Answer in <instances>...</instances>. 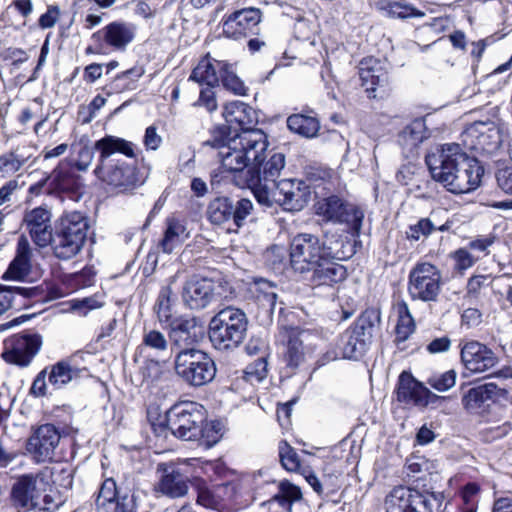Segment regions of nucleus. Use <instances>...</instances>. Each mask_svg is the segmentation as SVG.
Returning a JSON list of instances; mask_svg holds the SVG:
<instances>
[{"instance_id":"nucleus-1","label":"nucleus","mask_w":512,"mask_h":512,"mask_svg":"<svg viewBox=\"0 0 512 512\" xmlns=\"http://www.w3.org/2000/svg\"><path fill=\"white\" fill-rule=\"evenodd\" d=\"M223 117L228 127L219 128L212 139L204 142L217 151L222 168L236 175L238 186L250 188L259 204H278L289 211L303 209L308 187L293 179L277 181L285 167V155L268 153L267 135L252 128L257 123L255 110L244 102L233 101L224 106Z\"/></svg>"},{"instance_id":"nucleus-2","label":"nucleus","mask_w":512,"mask_h":512,"mask_svg":"<svg viewBox=\"0 0 512 512\" xmlns=\"http://www.w3.org/2000/svg\"><path fill=\"white\" fill-rule=\"evenodd\" d=\"M425 162L432 178L454 194L468 193L479 186L481 167L457 143L435 147Z\"/></svg>"},{"instance_id":"nucleus-3","label":"nucleus","mask_w":512,"mask_h":512,"mask_svg":"<svg viewBox=\"0 0 512 512\" xmlns=\"http://www.w3.org/2000/svg\"><path fill=\"white\" fill-rule=\"evenodd\" d=\"M100 152L99 163L94 173L102 182L120 191L134 188L137 184L136 168L119 158H110L119 152L127 157H134V145L123 138L107 135L94 144Z\"/></svg>"},{"instance_id":"nucleus-4","label":"nucleus","mask_w":512,"mask_h":512,"mask_svg":"<svg viewBox=\"0 0 512 512\" xmlns=\"http://www.w3.org/2000/svg\"><path fill=\"white\" fill-rule=\"evenodd\" d=\"M246 314L229 306L220 310L210 321L209 338L216 349L228 350L238 347L247 332Z\"/></svg>"},{"instance_id":"nucleus-5","label":"nucleus","mask_w":512,"mask_h":512,"mask_svg":"<svg viewBox=\"0 0 512 512\" xmlns=\"http://www.w3.org/2000/svg\"><path fill=\"white\" fill-rule=\"evenodd\" d=\"M174 369L183 382L192 387H201L213 381L216 364L200 349H185L176 353Z\"/></svg>"},{"instance_id":"nucleus-6","label":"nucleus","mask_w":512,"mask_h":512,"mask_svg":"<svg viewBox=\"0 0 512 512\" xmlns=\"http://www.w3.org/2000/svg\"><path fill=\"white\" fill-rule=\"evenodd\" d=\"M163 421L175 437L185 441L196 440L205 421L204 408L196 402L177 403L166 411Z\"/></svg>"},{"instance_id":"nucleus-7","label":"nucleus","mask_w":512,"mask_h":512,"mask_svg":"<svg viewBox=\"0 0 512 512\" xmlns=\"http://www.w3.org/2000/svg\"><path fill=\"white\" fill-rule=\"evenodd\" d=\"M321 260H325L323 245L319 238L313 234L301 233L296 235L290 243V264L298 273H308L319 267Z\"/></svg>"},{"instance_id":"nucleus-8","label":"nucleus","mask_w":512,"mask_h":512,"mask_svg":"<svg viewBox=\"0 0 512 512\" xmlns=\"http://www.w3.org/2000/svg\"><path fill=\"white\" fill-rule=\"evenodd\" d=\"M316 214L325 221L346 223L358 236L364 219V212L336 195L319 200L315 204Z\"/></svg>"},{"instance_id":"nucleus-9","label":"nucleus","mask_w":512,"mask_h":512,"mask_svg":"<svg viewBox=\"0 0 512 512\" xmlns=\"http://www.w3.org/2000/svg\"><path fill=\"white\" fill-rule=\"evenodd\" d=\"M441 281V273L435 265L417 263L409 273L408 292L413 299L434 301L440 293Z\"/></svg>"},{"instance_id":"nucleus-10","label":"nucleus","mask_w":512,"mask_h":512,"mask_svg":"<svg viewBox=\"0 0 512 512\" xmlns=\"http://www.w3.org/2000/svg\"><path fill=\"white\" fill-rule=\"evenodd\" d=\"M437 500L433 493L399 486L386 496L385 508L386 512H433Z\"/></svg>"},{"instance_id":"nucleus-11","label":"nucleus","mask_w":512,"mask_h":512,"mask_svg":"<svg viewBox=\"0 0 512 512\" xmlns=\"http://www.w3.org/2000/svg\"><path fill=\"white\" fill-rule=\"evenodd\" d=\"M396 394L399 402L420 409L429 406L436 408L446 399L433 393L407 371L402 372L399 376Z\"/></svg>"},{"instance_id":"nucleus-12","label":"nucleus","mask_w":512,"mask_h":512,"mask_svg":"<svg viewBox=\"0 0 512 512\" xmlns=\"http://www.w3.org/2000/svg\"><path fill=\"white\" fill-rule=\"evenodd\" d=\"M463 137L466 143L470 141V149L483 154H493L502 142L497 119L475 121L465 130Z\"/></svg>"},{"instance_id":"nucleus-13","label":"nucleus","mask_w":512,"mask_h":512,"mask_svg":"<svg viewBox=\"0 0 512 512\" xmlns=\"http://www.w3.org/2000/svg\"><path fill=\"white\" fill-rule=\"evenodd\" d=\"M42 345L41 336L33 333L18 334L5 341L2 353L7 363L28 366Z\"/></svg>"},{"instance_id":"nucleus-14","label":"nucleus","mask_w":512,"mask_h":512,"mask_svg":"<svg viewBox=\"0 0 512 512\" xmlns=\"http://www.w3.org/2000/svg\"><path fill=\"white\" fill-rule=\"evenodd\" d=\"M22 224L38 247H47L52 241V212L48 206H38L26 210Z\"/></svg>"},{"instance_id":"nucleus-15","label":"nucleus","mask_w":512,"mask_h":512,"mask_svg":"<svg viewBox=\"0 0 512 512\" xmlns=\"http://www.w3.org/2000/svg\"><path fill=\"white\" fill-rule=\"evenodd\" d=\"M47 482L42 474H25L18 478L12 488L15 505L27 510L38 506V499L46 490Z\"/></svg>"},{"instance_id":"nucleus-16","label":"nucleus","mask_w":512,"mask_h":512,"mask_svg":"<svg viewBox=\"0 0 512 512\" xmlns=\"http://www.w3.org/2000/svg\"><path fill=\"white\" fill-rule=\"evenodd\" d=\"M460 355L465 368L473 373L486 372L498 363L496 354L486 345L475 340L464 342Z\"/></svg>"},{"instance_id":"nucleus-17","label":"nucleus","mask_w":512,"mask_h":512,"mask_svg":"<svg viewBox=\"0 0 512 512\" xmlns=\"http://www.w3.org/2000/svg\"><path fill=\"white\" fill-rule=\"evenodd\" d=\"M60 442V434L55 426L46 424L40 426L29 438L27 450L37 462L53 459L55 450Z\"/></svg>"},{"instance_id":"nucleus-18","label":"nucleus","mask_w":512,"mask_h":512,"mask_svg":"<svg viewBox=\"0 0 512 512\" xmlns=\"http://www.w3.org/2000/svg\"><path fill=\"white\" fill-rule=\"evenodd\" d=\"M218 288L219 285L211 279L194 277L185 283L182 298L191 309H203L215 299Z\"/></svg>"},{"instance_id":"nucleus-19","label":"nucleus","mask_w":512,"mask_h":512,"mask_svg":"<svg viewBox=\"0 0 512 512\" xmlns=\"http://www.w3.org/2000/svg\"><path fill=\"white\" fill-rule=\"evenodd\" d=\"M169 327V338L172 345L180 350L195 349L196 344L202 334L201 327L195 318L178 317Z\"/></svg>"},{"instance_id":"nucleus-20","label":"nucleus","mask_w":512,"mask_h":512,"mask_svg":"<svg viewBox=\"0 0 512 512\" xmlns=\"http://www.w3.org/2000/svg\"><path fill=\"white\" fill-rule=\"evenodd\" d=\"M261 21V12L256 8H246L231 14L223 23L227 37L238 39L252 33Z\"/></svg>"},{"instance_id":"nucleus-21","label":"nucleus","mask_w":512,"mask_h":512,"mask_svg":"<svg viewBox=\"0 0 512 512\" xmlns=\"http://www.w3.org/2000/svg\"><path fill=\"white\" fill-rule=\"evenodd\" d=\"M162 476L157 484V491L170 498L184 497L189 489V477L174 465L159 464Z\"/></svg>"},{"instance_id":"nucleus-22","label":"nucleus","mask_w":512,"mask_h":512,"mask_svg":"<svg viewBox=\"0 0 512 512\" xmlns=\"http://www.w3.org/2000/svg\"><path fill=\"white\" fill-rule=\"evenodd\" d=\"M359 76L361 85L367 92H386L389 77L384 63L380 60L373 57L363 59L359 63Z\"/></svg>"},{"instance_id":"nucleus-23","label":"nucleus","mask_w":512,"mask_h":512,"mask_svg":"<svg viewBox=\"0 0 512 512\" xmlns=\"http://www.w3.org/2000/svg\"><path fill=\"white\" fill-rule=\"evenodd\" d=\"M32 248L25 235L17 241L16 255L9 264L3 278L6 280L24 281L31 273Z\"/></svg>"},{"instance_id":"nucleus-24","label":"nucleus","mask_w":512,"mask_h":512,"mask_svg":"<svg viewBox=\"0 0 512 512\" xmlns=\"http://www.w3.org/2000/svg\"><path fill=\"white\" fill-rule=\"evenodd\" d=\"M321 245H323L325 259L347 260L356 252L355 242L343 233L325 232L324 240L321 242Z\"/></svg>"},{"instance_id":"nucleus-25","label":"nucleus","mask_w":512,"mask_h":512,"mask_svg":"<svg viewBox=\"0 0 512 512\" xmlns=\"http://www.w3.org/2000/svg\"><path fill=\"white\" fill-rule=\"evenodd\" d=\"M93 36L101 37L108 47L123 51L133 41L135 29L133 25L125 22H112Z\"/></svg>"},{"instance_id":"nucleus-26","label":"nucleus","mask_w":512,"mask_h":512,"mask_svg":"<svg viewBox=\"0 0 512 512\" xmlns=\"http://www.w3.org/2000/svg\"><path fill=\"white\" fill-rule=\"evenodd\" d=\"M48 374V384L54 390H60L69 383L79 379L84 369L76 366L74 358H68L45 368Z\"/></svg>"},{"instance_id":"nucleus-27","label":"nucleus","mask_w":512,"mask_h":512,"mask_svg":"<svg viewBox=\"0 0 512 512\" xmlns=\"http://www.w3.org/2000/svg\"><path fill=\"white\" fill-rule=\"evenodd\" d=\"M139 350L141 354L153 357L157 361L165 362L172 356V351L165 335L155 329H144Z\"/></svg>"},{"instance_id":"nucleus-28","label":"nucleus","mask_w":512,"mask_h":512,"mask_svg":"<svg viewBox=\"0 0 512 512\" xmlns=\"http://www.w3.org/2000/svg\"><path fill=\"white\" fill-rule=\"evenodd\" d=\"M310 273V281L314 286H333L347 277L346 268L328 258L321 260L319 267L313 268Z\"/></svg>"},{"instance_id":"nucleus-29","label":"nucleus","mask_w":512,"mask_h":512,"mask_svg":"<svg viewBox=\"0 0 512 512\" xmlns=\"http://www.w3.org/2000/svg\"><path fill=\"white\" fill-rule=\"evenodd\" d=\"M189 238V232L184 221L169 217L166 219V228L164 230L163 238L159 242V248L164 253L170 254L177 247H180L186 239Z\"/></svg>"},{"instance_id":"nucleus-30","label":"nucleus","mask_w":512,"mask_h":512,"mask_svg":"<svg viewBox=\"0 0 512 512\" xmlns=\"http://www.w3.org/2000/svg\"><path fill=\"white\" fill-rule=\"evenodd\" d=\"M36 288L19 286H3L0 289V315L9 309H21L26 305L25 300L37 295Z\"/></svg>"},{"instance_id":"nucleus-31","label":"nucleus","mask_w":512,"mask_h":512,"mask_svg":"<svg viewBox=\"0 0 512 512\" xmlns=\"http://www.w3.org/2000/svg\"><path fill=\"white\" fill-rule=\"evenodd\" d=\"M56 229L85 241L89 229L88 218L79 211H66L59 218Z\"/></svg>"},{"instance_id":"nucleus-32","label":"nucleus","mask_w":512,"mask_h":512,"mask_svg":"<svg viewBox=\"0 0 512 512\" xmlns=\"http://www.w3.org/2000/svg\"><path fill=\"white\" fill-rule=\"evenodd\" d=\"M85 241L74 238L58 229L52 234V246L55 257L61 260H69L75 257L81 250Z\"/></svg>"},{"instance_id":"nucleus-33","label":"nucleus","mask_w":512,"mask_h":512,"mask_svg":"<svg viewBox=\"0 0 512 512\" xmlns=\"http://www.w3.org/2000/svg\"><path fill=\"white\" fill-rule=\"evenodd\" d=\"M503 391L494 383H486L470 388L462 397L463 407L468 411H474L486 401L500 396Z\"/></svg>"},{"instance_id":"nucleus-34","label":"nucleus","mask_w":512,"mask_h":512,"mask_svg":"<svg viewBox=\"0 0 512 512\" xmlns=\"http://www.w3.org/2000/svg\"><path fill=\"white\" fill-rule=\"evenodd\" d=\"M380 317L376 310L368 309L364 311L355 323L349 328L351 332L362 341L363 344L368 346L371 342L373 331L379 323Z\"/></svg>"},{"instance_id":"nucleus-35","label":"nucleus","mask_w":512,"mask_h":512,"mask_svg":"<svg viewBox=\"0 0 512 512\" xmlns=\"http://www.w3.org/2000/svg\"><path fill=\"white\" fill-rule=\"evenodd\" d=\"M207 218L214 225H232V200L227 197L213 199L207 207Z\"/></svg>"},{"instance_id":"nucleus-36","label":"nucleus","mask_w":512,"mask_h":512,"mask_svg":"<svg viewBox=\"0 0 512 512\" xmlns=\"http://www.w3.org/2000/svg\"><path fill=\"white\" fill-rule=\"evenodd\" d=\"M217 62V60H213L212 62L208 57L203 58L193 69L189 80L195 81L199 84H206L210 87L218 85L220 81V74Z\"/></svg>"},{"instance_id":"nucleus-37","label":"nucleus","mask_w":512,"mask_h":512,"mask_svg":"<svg viewBox=\"0 0 512 512\" xmlns=\"http://www.w3.org/2000/svg\"><path fill=\"white\" fill-rule=\"evenodd\" d=\"M287 126L292 131L306 138L315 137L320 129L317 118L303 114H293L287 118Z\"/></svg>"},{"instance_id":"nucleus-38","label":"nucleus","mask_w":512,"mask_h":512,"mask_svg":"<svg viewBox=\"0 0 512 512\" xmlns=\"http://www.w3.org/2000/svg\"><path fill=\"white\" fill-rule=\"evenodd\" d=\"M171 296V288L169 286H165L160 290L155 304V312L159 322L167 326L177 318L174 317Z\"/></svg>"},{"instance_id":"nucleus-39","label":"nucleus","mask_w":512,"mask_h":512,"mask_svg":"<svg viewBox=\"0 0 512 512\" xmlns=\"http://www.w3.org/2000/svg\"><path fill=\"white\" fill-rule=\"evenodd\" d=\"M120 496L121 494L117 489L116 482L112 478L104 480L95 501L97 509L110 512L109 508L113 506Z\"/></svg>"},{"instance_id":"nucleus-40","label":"nucleus","mask_w":512,"mask_h":512,"mask_svg":"<svg viewBox=\"0 0 512 512\" xmlns=\"http://www.w3.org/2000/svg\"><path fill=\"white\" fill-rule=\"evenodd\" d=\"M50 179L56 189L64 192L74 191L80 186L79 177L62 165L54 169Z\"/></svg>"},{"instance_id":"nucleus-41","label":"nucleus","mask_w":512,"mask_h":512,"mask_svg":"<svg viewBox=\"0 0 512 512\" xmlns=\"http://www.w3.org/2000/svg\"><path fill=\"white\" fill-rule=\"evenodd\" d=\"M220 80L223 86L238 95H244L246 87L240 78L235 74L231 65L225 62H217Z\"/></svg>"},{"instance_id":"nucleus-42","label":"nucleus","mask_w":512,"mask_h":512,"mask_svg":"<svg viewBox=\"0 0 512 512\" xmlns=\"http://www.w3.org/2000/svg\"><path fill=\"white\" fill-rule=\"evenodd\" d=\"M398 310V323L396 326L397 339L405 341L409 335L414 331L415 324L405 302L399 303Z\"/></svg>"},{"instance_id":"nucleus-43","label":"nucleus","mask_w":512,"mask_h":512,"mask_svg":"<svg viewBox=\"0 0 512 512\" xmlns=\"http://www.w3.org/2000/svg\"><path fill=\"white\" fill-rule=\"evenodd\" d=\"M367 346L362 343L350 329L342 336V352L343 357L347 359H358L366 351Z\"/></svg>"},{"instance_id":"nucleus-44","label":"nucleus","mask_w":512,"mask_h":512,"mask_svg":"<svg viewBox=\"0 0 512 512\" xmlns=\"http://www.w3.org/2000/svg\"><path fill=\"white\" fill-rule=\"evenodd\" d=\"M279 457L284 469L289 472L300 471L301 463L299 456L295 449L291 447L286 441H281L279 443Z\"/></svg>"},{"instance_id":"nucleus-45","label":"nucleus","mask_w":512,"mask_h":512,"mask_svg":"<svg viewBox=\"0 0 512 512\" xmlns=\"http://www.w3.org/2000/svg\"><path fill=\"white\" fill-rule=\"evenodd\" d=\"M427 138V134L425 131V124L423 120H415L413 121L402 133L401 139L407 145H411L413 147L418 146Z\"/></svg>"},{"instance_id":"nucleus-46","label":"nucleus","mask_w":512,"mask_h":512,"mask_svg":"<svg viewBox=\"0 0 512 512\" xmlns=\"http://www.w3.org/2000/svg\"><path fill=\"white\" fill-rule=\"evenodd\" d=\"M446 229V225L436 226L430 218H421L416 224L409 227L407 237L419 240L421 237L429 236L435 230L445 231Z\"/></svg>"},{"instance_id":"nucleus-47","label":"nucleus","mask_w":512,"mask_h":512,"mask_svg":"<svg viewBox=\"0 0 512 512\" xmlns=\"http://www.w3.org/2000/svg\"><path fill=\"white\" fill-rule=\"evenodd\" d=\"M253 210V203L247 198H242L237 201L236 205L232 203V226H228V231H237L244 224V220L251 214Z\"/></svg>"},{"instance_id":"nucleus-48","label":"nucleus","mask_w":512,"mask_h":512,"mask_svg":"<svg viewBox=\"0 0 512 512\" xmlns=\"http://www.w3.org/2000/svg\"><path fill=\"white\" fill-rule=\"evenodd\" d=\"M304 360L303 342L299 335H291L287 344L286 361L291 368H297Z\"/></svg>"},{"instance_id":"nucleus-49","label":"nucleus","mask_w":512,"mask_h":512,"mask_svg":"<svg viewBox=\"0 0 512 512\" xmlns=\"http://www.w3.org/2000/svg\"><path fill=\"white\" fill-rule=\"evenodd\" d=\"M480 486L468 483L461 492L462 506L459 512H477Z\"/></svg>"},{"instance_id":"nucleus-50","label":"nucleus","mask_w":512,"mask_h":512,"mask_svg":"<svg viewBox=\"0 0 512 512\" xmlns=\"http://www.w3.org/2000/svg\"><path fill=\"white\" fill-rule=\"evenodd\" d=\"M222 438L221 428L219 423L211 422L205 426L201 425V433L196 439L199 444L206 449L213 447Z\"/></svg>"},{"instance_id":"nucleus-51","label":"nucleus","mask_w":512,"mask_h":512,"mask_svg":"<svg viewBox=\"0 0 512 512\" xmlns=\"http://www.w3.org/2000/svg\"><path fill=\"white\" fill-rule=\"evenodd\" d=\"M457 374L454 370H448L442 374L432 375L427 383L439 392H445L455 386Z\"/></svg>"},{"instance_id":"nucleus-52","label":"nucleus","mask_w":512,"mask_h":512,"mask_svg":"<svg viewBox=\"0 0 512 512\" xmlns=\"http://www.w3.org/2000/svg\"><path fill=\"white\" fill-rule=\"evenodd\" d=\"M385 10L387 14L392 18L405 19L409 17H417L424 15L423 13L414 9L412 6L400 2L389 3Z\"/></svg>"},{"instance_id":"nucleus-53","label":"nucleus","mask_w":512,"mask_h":512,"mask_svg":"<svg viewBox=\"0 0 512 512\" xmlns=\"http://www.w3.org/2000/svg\"><path fill=\"white\" fill-rule=\"evenodd\" d=\"M247 381L260 382L267 375V362L264 357L256 359L253 363L249 364L244 371Z\"/></svg>"},{"instance_id":"nucleus-54","label":"nucleus","mask_w":512,"mask_h":512,"mask_svg":"<svg viewBox=\"0 0 512 512\" xmlns=\"http://www.w3.org/2000/svg\"><path fill=\"white\" fill-rule=\"evenodd\" d=\"M257 289L259 291V298L262 296V301L266 302L271 310H274L277 302L276 287L265 279L256 281Z\"/></svg>"},{"instance_id":"nucleus-55","label":"nucleus","mask_w":512,"mask_h":512,"mask_svg":"<svg viewBox=\"0 0 512 512\" xmlns=\"http://www.w3.org/2000/svg\"><path fill=\"white\" fill-rule=\"evenodd\" d=\"M110 512H137V496L132 494H122L113 504Z\"/></svg>"},{"instance_id":"nucleus-56","label":"nucleus","mask_w":512,"mask_h":512,"mask_svg":"<svg viewBox=\"0 0 512 512\" xmlns=\"http://www.w3.org/2000/svg\"><path fill=\"white\" fill-rule=\"evenodd\" d=\"M147 417L151 424L153 431L157 435H165L168 430V425L163 421L166 419V413L161 415L157 407H150L147 411Z\"/></svg>"},{"instance_id":"nucleus-57","label":"nucleus","mask_w":512,"mask_h":512,"mask_svg":"<svg viewBox=\"0 0 512 512\" xmlns=\"http://www.w3.org/2000/svg\"><path fill=\"white\" fill-rule=\"evenodd\" d=\"M213 87L207 86L200 91L199 99L193 104L194 106H201L206 108L210 113L214 112L218 108L217 100Z\"/></svg>"},{"instance_id":"nucleus-58","label":"nucleus","mask_w":512,"mask_h":512,"mask_svg":"<svg viewBox=\"0 0 512 512\" xmlns=\"http://www.w3.org/2000/svg\"><path fill=\"white\" fill-rule=\"evenodd\" d=\"M490 284V277L487 275H474L469 278L467 283V296L478 298L481 289Z\"/></svg>"},{"instance_id":"nucleus-59","label":"nucleus","mask_w":512,"mask_h":512,"mask_svg":"<svg viewBox=\"0 0 512 512\" xmlns=\"http://www.w3.org/2000/svg\"><path fill=\"white\" fill-rule=\"evenodd\" d=\"M498 187L506 194L512 195V167H505L496 172Z\"/></svg>"},{"instance_id":"nucleus-60","label":"nucleus","mask_w":512,"mask_h":512,"mask_svg":"<svg viewBox=\"0 0 512 512\" xmlns=\"http://www.w3.org/2000/svg\"><path fill=\"white\" fill-rule=\"evenodd\" d=\"M278 490L292 505L294 502L301 500L302 492L300 488L289 481H282L279 484Z\"/></svg>"},{"instance_id":"nucleus-61","label":"nucleus","mask_w":512,"mask_h":512,"mask_svg":"<svg viewBox=\"0 0 512 512\" xmlns=\"http://www.w3.org/2000/svg\"><path fill=\"white\" fill-rule=\"evenodd\" d=\"M455 260V268L462 272L472 267L475 259L474 257L465 249H459L454 253Z\"/></svg>"},{"instance_id":"nucleus-62","label":"nucleus","mask_w":512,"mask_h":512,"mask_svg":"<svg viewBox=\"0 0 512 512\" xmlns=\"http://www.w3.org/2000/svg\"><path fill=\"white\" fill-rule=\"evenodd\" d=\"M143 143L148 150H157L160 147L162 137L158 134L156 126L146 128Z\"/></svg>"},{"instance_id":"nucleus-63","label":"nucleus","mask_w":512,"mask_h":512,"mask_svg":"<svg viewBox=\"0 0 512 512\" xmlns=\"http://www.w3.org/2000/svg\"><path fill=\"white\" fill-rule=\"evenodd\" d=\"M46 369H43L36 378L34 379L31 386V393L37 397H42L48 394V385L46 383V378H48Z\"/></svg>"},{"instance_id":"nucleus-64","label":"nucleus","mask_w":512,"mask_h":512,"mask_svg":"<svg viewBox=\"0 0 512 512\" xmlns=\"http://www.w3.org/2000/svg\"><path fill=\"white\" fill-rule=\"evenodd\" d=\"M21 167L20 161L13 154L0 156V172L3 174H12Z\"/></svg>"}]
</instances>
